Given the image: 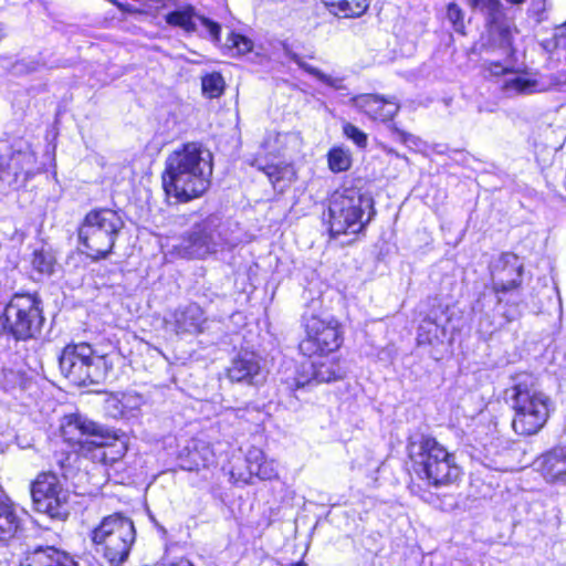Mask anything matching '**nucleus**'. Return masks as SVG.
Returning <instances> with one entry per match:
<instances>
[{
	"instance_id": "423d86ee",
	"label": "nucleus",
	"mask_w": 566,
	"mask_h": 566,
	"mask_svg": "<svg viewBox=\"0 0 566 566\" xmlns=\"http://www.w3.org/2000/svg\"><path fill=\"white\" fill-rule=\"evenodd\" d=\"M62 374L77 386L103 382L113 369L108 355H96L91 345H67L60 356Z\"/></svg>"
},
{
	"instance_id": "a19ab883",
	"label": "nucleus",
	"mask_w": 566,
	"mask_h": 566,
	"mask_svg": "<svg viewBox=\"0 0 566 566\" xmlns=\"http://www.w3.org/2000/svg\"><path fill=\"white\" fill-rule=\"evenodd\" d=\"M22 160H24V161H31V160H32V155H23V156H22Z\"/></svg>"
},
{
	"instance_id": "b1692460",
	"label": "nucleus",
	"mask_w": 566,
	"mask_h": 566,
	"mask_svg": "<svg viewBox=\"0 0 566 566\" xmlns=\"http://www.w3.org/2000/svg\"><path fill=\"white\" fill-rule=\"evenodd\" d=\"M252 165H255L259 170L268 176L273 188L279 192H284L295 179V170L291 165H262L258 159Z\"/></svg>"
},
{
	"instance_id": "4c0bfd02",
	"label": "nucleus",
	"mask_w": 566,
	"mask_h": 566,
	"mask_svg": "<svg viewBox=\"0 0 566 566\" xmlns=\"http://www.w3.org/2000/svg\"><path fill=\"white\" fill-rule=\"evenodd\" d=\"M70 459H71L70 454L63 457V459H57V463L60 464V467L62 469V475L64 478L69 476V468H67V464L65 462H70Z\"/></svg>"
},
{
	"instance_id": "6e6552de",
	"label": "nucleus",
	"mask_w": 566,
	"mask_h": 566,
	"mask_svg": "<svg viewBox=\"0 0 566 566\" xmlns=\"http://www.w3.org/2000/svg\"><path fill=\"white\" fill-rule=\"evenodd\" d=\"M124 221L112 209L88 212L80 228L78 237L88 254L94 259L105 258L111 253Z\"/></svg>"
},
{
	"instance_id": "aec40b11",
	"label": "nucleus",
	"mask_w": 566,
	"mask_h": 566,
	"mask_svg": "<svg viewBox=\"0 0 566 566\" xmlns=\"http://www.w3.org/2000/svg\"><path fill=\"white\" fill-rule=\"evenodd\" d=\"M535 464L547 483L566 485V446L546 452Z\"/></svg>"
},
{
	"instance_id": "72a5a7b5",
	"label": "nucleus",
	"mask_w": 566,
	"mask_h": 566,
	"mask_svg": "<svg viewBox=\"0 0 566 566\" xmlns=\"http://www.w3.org/2000/svg\"><path fill=\"white\" fill-rule=\"evenodd\" d=\"M343 133L347 138L352 139L358 147L365 148L367 146V135L355 125L346 123L343 126Z\"/></svg>"
},
{
	"instance_id": "7c9ffc66",
	"label": "nucleus",
	"mask_w": 566,
	"mask_h": 566,
	"mask_svg": "<svg viewBox=\"0 0 566 566\" xmlns=\"http://www.w3.org/2000/svg\"><path fill=\"white\" fill-rule=\"evenodd\" d=\"M439 326L431 321H423L419 326L417 343L419 346L432 345L438 338Z\"/></svg>"
},
{
	"instance_id": "0eeeda50",
	"label": "nucleus",
	"mask_w": 566,
	"mask_h": 566,
	"mask_svg": "<svg viewBox=\"0 0 566 566\" xmlns=\"http://www.w3.org/2000/svg\"><path fill=\"white\" fill-rule=\"evenodd\" d=\"M304 337L298 344L302 355L308 358H324L337 352L344 342L340 323L326 314L303 316Z\"/></svg>"
},
{
	"instance_id": "1a4fd4ad",
	"label": "nucleus",
	"mask_w": 566,
	"mask_h": 566,
	"mask_svg": "<svg viewBox=\"0 0 566 566\" xmlns=\"http://www.w3.org/2000/svg\"><path fill=\"white\" fill-rule=\"evenodd\" d=\"M9 331L17 339H29L40 333L44 317L40 301L30 294H15L4 311Z\"/></svg>"
},
{
	"instance_id": "a211bd4d",
	"label": "nucleus",
	"mask_w": 566,
	"mask_h": 566,
	"mask_svg": "<svg viewBox=\"0 0 566 566\" xmlns=\"http://www.w3.org/2000/svg\"><path fill=\"white\" fill-rule=\"evenodd\" d=\"M178 460L182 470L199 471L213 462L214 453L209 442L191 439L179 451Z\"/></svg>"
},
{
	"instance_id": "bb28decb",
	"label": "nucleus",
	"mask_w": 566,
	"mask_h": 566,
	"mask_svg": "<svg viewBox=\"0 0 566 566\" xmlns=\"http://www.w3.org/2000/svg\"><path fill=\"white\" fill-rule=\"evenodd\" d=\"M514 76L507 78L503 84V90L510 94L528 95L541 91V84L534 77L518 73H513Z\"/></svg>"
},
{
	"instance_id": "dca6fc26",
	"label": "nucleus",
	"mask_w": 566,
	"mask_h": 566,
	"mask_svg": "<svg viewBox=\"0 0 566 566\" xmlns=\"http://www.w3.org/2000/svg\"><path fill=\"white\" fill-rule=\"evenodd\" d=\"M515 51L509 31L505 30L499 49H490L489 56L482 62V69L490 76H502L516 72Z\"/></svg>"
},
{
	"instance_id": "393cba45",
	"label": "nucleus",
	"mask_w": 566,
	"mask_h": 566,
	"mask_svg": "<svg viewBox=\"0 0 566 566\" xmlns=\"http://www.w3.org/2000/svg\"><path fill=\"white\" fill-rule=\"evenodd\" d=\"M261 146L269 154L280 156L287 150L298 149L301 137L296 133L269 132Z\"/></svg>"
},
{
	"instance_id": "f03ea898",
	"label": "nucleus",
	"mask_w": 566,
	"mask_h": 566,
	"mask_svg": "<svg viewBox=\"0 0 566 566\" xmlns=\"http://www.w3.org/2000/svg\"><path fill=\"white\" fill-rule=\"evenodd\" d=\"M513 380L514 385L507 389L514 410L512 428L520 436L536 434L549 419L552 400L533 375L521 373Z\"/></svg>"
},
{
	"instance_id": "f3484780",
	"label": "nucleus",
	"mask_w": 566,
	"mask_h": 566,
	"mask_svg": "<svg viewBox=\"0 0 566 566\" xmlns=\"http://www.w3.org/2000/svg\"><path fill=\"white\" fill-rule=\"evenodd\" d=\"M350 103L369 118L380 122L391 120L400 109L395 98H385L376 94L356 95L350 98Z\"/></svg>"
},
{
	"instance_id": "9b49d317",
	"label": "nucleus",
	"mask_w": 566,
	"mask_h": 566,
	"mask_svg": "<svg viewBox=\"0 0 566 566\" xmlns=\"http://www.w3.org/2000/svg\"><path fill=\"white\" fill-rule=\"evenodd\" d=\"M304 361L295 370L293 378H286L289 389L295 390L310 385L312 381L331 382L342 379L345 375L339 359L326 356L324 358H311Z\"/></svg>"
},
{
	"instance_id": "79ce46f5",
	"label": "nucleus",
	"mask_w": 566,
	"mask_h": 566,
	"mask_svg": "<svg viewBox=\"0 0 566 566\" xmlns=\"http://www.w3.org/2000/svg\"><path fill=\"white\" fill-rule=\"evenodd\" d=\"M291 566H307V565L303 562H298V563L292 564Z\"/></svg>"
},
{
	"instance_id": "6ab92c4d",
	"label": "nucleus",
	"mask_w": 566,
	"mask_h": 566,
	"mask_svg": "<svg viewBox=\"0 0 566 566\" xmlns=\"http://www.w3.org/2000/svg\"><path fill=\"white\" fill-rule=\"evenodd\" d=\"M218 247L219 234L208 224L196 226L184 242V250L193 258H205Z\"/></svg>"
},
{
	"instance_id": "4468645a",
	"label": "nucleus",
	"mask_w": 566,
	"mask_h": 566,
	"mask_svg": "<svg viewBox=\"0 0 566 566\" xmlns=\"http://www.w3.org/2000/svg\"><path fill=\"white\" fill-rule=\"evenodd\" d=\"M207 317L196 303L177 307L166 318L165 324L177 335H197L205 331Z\"/></svg>"
},
{
	"instance_id": "e433bc0d",
	"label": "nucleus",
	"mask_w": 566,
	"mask_h": 566,
	"mask_svg": "<svg viewBox=\"0 0 566 566\" xmlns=\"http://www.w3.org/2000/svg\"><path fill=\"white\" fill-rule=\"evenodd\" d=\"M391 129H392V132H395V133L398 135L399 139H400L402 143H408V142H410V140H415V139H416L412 135H410V134H408V133H406V132H403V130L399 129V128H398V127H396L395 125H392V126H391Z\"/></svg>"
},
{
	"instance_id": "39448f33",
	"label": "nucleus",
	"mask_w": 566,
	"mask_h": 566,
	"mask_svg": "<svg viewBox=\"0 0 566 566\" xmlns=\"http://www.w3.org/2000/svg\"><path fill=\"white\" fill-rule=\"evenodd\" d=\"M373 198L355 189L335 193L328 207V223L332 235L360 232L374 214Z\"/></svg>"
},
{
	"instance_id": "58836bf2",
	"label": "nucleus",
	"mask_w": 566,
	"mask_h": 566,
	"mask_svg": "<svg viewBox=\"0 0 566 566\" xmlns=\"http://www.w3.org/2000/svg\"><path fill=\"white\" fill-rule=\"evenodd\" d=\"M164 566H193L187 558L180 557L175 560L164 564Z\"/></svg>"
},
{
	"instance_id": "a878e982",
	"label": "nucleus",
	"mask_w": 566,
	"mask_h": 566,
	"mask_svg": "<svg viewBox=\"0 0 566 566\" xmlns=\"http://www.w3.org/2000/svg\"><path fill=\"white\" fill-rule=\"evenodd\" d=\"M248 462L250 473L262 480H273L279 476L275 462L266 459L259 450L249 453Z\"/></svg>"
},
{
	"instance_id": "473e14b6",
	"label": "nucleus",
	"mask_w": 566,
	"mask_h": 566,
	"mask_svg": "<svg viewBox=\"0 0 566 566\" xmlns=\"http://www.w3.org/2000/svg\"><path fill=\"white\" fill-rule=\"evenodd\" d=\"M447 18L451 22L454 31L464 34L463 12L455 3L448 6Z\"/></svg>"
},
{
	"instance_id": "c756f323",
	"label": "nucleus",
	"mask_w": 566,
	"mask_h": 566,
	"mask_svg": "<svg viewBox=\"0 0 566 566\" xmlns=\"http://www.w3.org/2000/svg\"><path fill=\"white\" fill-rule=\"evenodd\" d=\"M224 85V80L220 73H210L201 78L202 93L209 98L221 96Z\"/></svg>"
},
{
	"instance_id": "4be33fe9",
	"label": "nucleus",
	"mask_w": 566,
	"mask_h": 566,
	"mask_svg": "<svg viewBox=\"0 0 566 566\" xmlns=\"http://www.w3.org/2000/svg\"><path fill=\"white\" fill-rule=\"evenodd\" d=\"M228 377L231 381L247 382L250 385L263 380L264 376L259 358L252 353H244L232 360L228 368Z\"/></svg>"
},
{
	"instance_id": "f8f14e48",
	"label": "nucleus",
	"mask_w": 566,
	"mask_h": 566,
	"mask_svg": "<svg viewBox=\"0 0 566 566\" xmlns=\"http://www.w3.org/2000/svg\"><path fill=\"white\" fill-rule=\"evenodd\" d=\"M88 443L91 447L84 455L104 465L117 462L127 451V444L123 437L104 429Z\"/></svg>"
},
{
	"instance_id": "7ed1b4c3",
	"label": "nucleus",
	"mask_w": 566,
	"mask_h": 566,
	"mask_svg": "<svg viewBox=\"0 0 566 566\" xmlns=\"http://www.w3.org/2000/svg\"><path fill=\"white\" fill-rule=\"evenodd\" d=\"M415 472L431 485L441 486L454 482L460 475L455 458L432 437H421L408 447Z\"/></svg>"
},
{
	"instance_id": "20e7f679",
	"label": "nucleus",
	"mask_w": 566,
	"mask_h": 566,
	"mask_svg": "<svg viewBox=\"0 0 566 566\" xmlns=\"http://www.w3.org/2000/svg\"><path fill=\"white\" fill-rule=\"evenodd\" d=\"M136 531L133 521L120 513L105 516L91 531V541L109 566H122L128 558L135 543Z\"/></svg>"
},
{
	"instance_id": "5701e85b",
	"label": "nucleus",
	"mask_w": 566,
	"mask_h": 566,
	"mask_svg": "<svg viewBox=\"0 0 566 566\" xmlns=\"http://www.w3.org/2000/svg\"><path fill=\"white\" fill-rule=\"evenodd\" d=\"M22 528V521L15 505L0 493V544L15 538Z\"/></svg>"
},
{
	"instance_id": "9d476101",
	"label": "nucleus",
	"mask_w": 566,
	"mask_h": 566,
	"mask_svg": "<svg viewBox=\"0 0 566 566\" xmlns=\"http://www.w3.org/2000/svg\"><path fill=\"white\" fill-rule=\"evenodd\" d=\"M35 510L52 518L65 520L69 515V491L52 472L40 473L31 485Z\"/></svg>"
},
{
	"instance_id": "f257e3e1",
	"label": "nucleus",
	"mask_w": 566,
	"mask_h": 566,
	"mask_svg": "<svg viewBox=\"0 0 566 566\" xmlns=\"http://www.w3.org/2000/svg\"><path fill=\"white\" fill-rule=\"evenodd\" d=\"M211 175L212 154L198 143H188L166 158L163 187L168 198L188 202L208 190Z\"/></svg>"
},
{
	"instance_id": "c03bdc74",
	"label": "nucleus",
	"mask_w": 566,
	"mask_h": 566,
	"mask_svg": "<svg viewBox=\"0 0 566 566\" xmlns=\"http://www.w3.org/2000/svg\"><path fill=\"white\" fill-rule=\"evenodd\" d=\"M2 35H3V33H2V30L0 29V40L2 39Z\"/></svg>"
},
{
	"instance_id": "c85d7f7f",
	"label": "nucleus",
	"mask_w": 566,
	"mask_h": 566,
	"mask_svg": "<svg viewBox=\"0 0 566 566\" xmlns=\"http://www.w3.org/2000/svg\"><path fill=\"white\" fill-rule=\"evenodd\" d=\"M327 7H336L347 15H360L369 7L370 0H322Z\"/></svg>"
},
{
	"instance_id": "412c9836",
	"label": "nucleus",
	"mask_w": 566,
	"mask_h": 566,
	"mask_svg": "<svg viewBox=\"0 0 566 566\" xmlns=\"http://www.w3.org/2000/svg\"><path fill=\"white\" fill-rule=\"evenodd\" d=\"M197 21L206 28L211 39L219 41L220 25L208 18L196 14L193 8L184 7L181 9L169 12L166 15V22L172 27H179L186 32H193L197 28Z\"/></svg>"
},
{
	"instance_id": "f704fd0d",
	"label": "nucleus",
	"mask_w": 566,
	"mask_h": 566,
	"mask_svg": "<svg viewBox=\"0 0 566 566\" xmlns=\"http://www.w3.org/2000/svg\"><path fill=\"white\" fill-rule=\"evenodd\" d=\"M302 67L304 69V71H306L308 74L316 77L322 83H324L331 87H334V88H340L342 81L339 78H335L328 74H325L322 71H319L318 69L311 66L308 64H302Z\"/></svg>"
},
{
	"instance_id": "cd10ccee",
	"label": "nucleus",
	"mask_w": 566,
	"mask_h": 566,
	"mask_svg": "<svg viewBox=\"0 0 566 566\" xmlns=\"http://www.w3.org/2000/svg\"><path fill=\"white\" fill-rule=\"evenodd\" d=\"M327 161L333 172L346 171L352 166L350 151L344 147H333L327 154Z\"/></svg>"
},
{
	"instance_id": "37998d69",
	"label": "nucleus",
	"mask_w": 566,
	"mask_h": 566,
	"mask_svg": "<svg viewBox=\"0 0 566 566\" xmlns=\"http://www.w3.org/2000/svg\"><path fill=\"white\" fill-rule=\"evenodd\" d=\"M29 176H30V171H29V170H27V171H25V177H24V178H25V179H28V178H29Z\"/></svg>"
},
{
	"instance_id": "ea45409f",
	"label": "nucleus",
	"mask_w": 566,
	"mask_h": 566,
	"mask_svg": "<svg viewBox=\"0 0 566 566\" xmlns=\"http://www.w3.org/2000/svg\"><path fill=\"white\" fill-rule=\"evenodd\" d=\"M557 32L559 35H564L566 33V22L557 28Z\"/></svg>"
},
{
	"instance_id": "2f4dec72",
	"label": "nucleus",
	"mask_w": 566,
	"mask_h": 566,
	"mask_svg": "<svg viewBox=\"0 0 566 566\" xmlns=\"http://www.w3.org/2000/svg\"><path fill=\"white\" fill-rule=\"evenodd\" d=\"M228 44L231 49H235L238 54H245L252 51V41L241 34L231 33L228 39Z\"/></svg>"
},
{
	"instance_id": "ddd939ff",
	"label": "nucleus",
	"mask_w": 566,
	"mask_h": 566,
	"mask_svg": "<svg viewBox=\"0 0 566 566\" xmlns=\"http://www.w3.org/2000/svg\"><path fill=\"white\" fill-rule=\"evenodd\" d=\"M523 264L513 253H503L492 269V284L496 294L516 290L522 282Z\"/></svg>"
},
{
	"instance_id": "2eb2a0df",
	"label": "nucleus",
	"mask_w": 566,
	"mask_h": 566,
	"mask_svg": "<svg viewBox=\"0 0 566 566\" xmlns=\"http://www.w3.org/2000/svg\"><path fill=\"white\" fill-rule=\"evenodd\" d=\"M102 429L95 422L81 415L65 416L61 424L62 437L67 442L77 444L83 455L91 447L88 442H92Z\"/></svg>"
},
{
	"instance_id": "c9c22d12",
	"label": "nucleus",
	"mask_w": 566,
	"mask_h": 566,
	"mask_svg": "<svg viewBox=\"0 0 566 566\" xmlns=\"http://www.w3.org/2000/svg\"><path fill=\"white\" fill-rule=\"evenodd\" d=\"M33 266L41 273H51L53 271V261L50 256L41 252H35L32 260Z\"/></svg>"
}]
</instances>
